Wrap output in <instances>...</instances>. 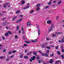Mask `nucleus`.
I'll use <instances>...</instances> for the list:
<instances>
[{
  "label": "nucleus",
  "mask_w": 64,
  "mask_h": 64,
  "mask_svg": "<svg viewBox=\"0 0 64 64\" xmlns=\"http://www.w3.org/2000/svg\"><path fill=\"white\" fill-rule=\"evenodd\" d=\"M49 50H47L46 52V54H49Z\"/></svg>",
  "instance_id": "nucleus-35"
},
{
  "label": "nucleus",
  "mask_w": 64,
  "mask_h": 64,
  "mask_svg": "<svg viewBox=\"0 0 64 64\" xmlns=\"http://www.w3.org/2000/svg\"><path fill=\"white\" fill-rule=\"evenodd\" d=\"M13 56H10V57L11 58H13Z\"/></svg>",
  "instance_id": "nucleus-62"
},
{
  "label": "nucleus",
  "mask_w": 64,
  "mask_h": 64,
  "mask_svg": "<svg viewBox=\"0 0 64 64\" xmlns=\"http://www.w3.org/2000/svg\"><path fill=\"white\" fill-rule=\"evenodd\" d=\"M19 26H17L16 27V30H17L18 31V30H19Z\"/></svg>",
  "instance_id": "nucleus-19"
},
{
  "label": "nucleus",
  "mask_w": 64,
  "mask_h": 64,
  "mask_svg": "<svg viewBox=\"0 0 64 64\" xmlns=\"http://www.w3.org/2000/svg\"><path fill=\"white\" fill-rule=\"evenodd\" d=\"M61 57L62 58V59L64 58V55H62Z\"/></svg>",
  "instance_id": "nucleus-33"
},
{
  "label": "nucleus",
  "mask_w": 64,
  "mask_h": 64,
  "mask_svg": "<svg viewBox=\"0 0 64 64\" xmlns=\"http://www.w3.org/2000/svg\"><path fill=\"white\" fill-rule=\"evenodd\" d=\"M61 62V61L60 60H57L56 61L55 63V64H59L58 63V62H59V63H60Z\"/></svg>",
  "instance_id": "nucleus-7"
},
{
  "label": "nucleus",
  "mask_w": 64,
  "mask_h": 64,
  "mask_svg": "<svg viewBox=\"0 0 64 64\" xmlns=\"http://www.w3.org/2000/svg\"><path fill=\"white\" fill-rule=\"evenodd\" d=\"M9 58H7L6 59V60L7 61H9Z\"/></svg>",
  "instance_id": "nucleus-32"
},
{
  "label": "nucleus",
  "mask_w": 64,
  "mask_h": 64,
  "mask_svg": "<svg viewBox=\"0 0 64 64\" xmlns=\"http://www.w3.org/2000/svg\"><path fill=\"white\" fill-rule=\"evenodd\" d=\"M42 54V56H44V55H45V54H44L42 53V54Z\"/></svg>",
  "instance_id": "nucleus-51"
},
{
  "label": "nucleus",
  "mask_w": 64,
  "mask_h": 64,
  "mask_svg": "<svg viewBox=\"0 0 64 64\" xmlns=\"http://www.w3.org/2000/svg\"><path fill=\"white\" fill-rule=\"evenodd\" d=\"M39 52V53H41V54H42V52H41V51L40 50H39L38 51Z\"/></svg>",
  "instance_id": "nucleus-55"
},
{
  "label": "nucleus",
  "mask_w": 64,
  "mask_h": 64,
  "mask_svg": "<svg viewBox=\"0 0 64 64\" xmlns=\"http://www.w3.org/2000/svg\"><path fill=\"white\" fill-rule=\"evenodd\" d=\"M21 30L22 31H23V30H24V29H23V28H21Z\"/></svg>",
  "instance_id": "nucleus-50"
},
{
  "label": "nucleus",
  "mask_w": 64,
  "mask_h": 64,
  "mask_svg": "<svg viewBox=\"0 0 64 64\" xmlns=\"http://www.w3.org/2000/svg\"><path fill=\"white\" fill-rule=\"evenodd\" d=\"M59 16H56V19H59Z\"/></svg>",
  "instance_id": "nucleus-42"
},
{
  "label": "nucleus",
  "mask_w": 64,
  "mask_h": 64,
  "mask_svg": "<svg viewBox=\"0 0 64 64\" xmlns=\"http://www.w3.org/2000/svg\"><path fill=\"white\" fill-rule=\"evenodd\" d=\"M27 52H28V50H26L25 51V53H26Z\"/></svg>",
  "instance_id": "nucleus-46"
},
{
  "label": "nucleus",
  "mask_w": 64,
  "mask_h": 64,
  "mask_svg": "<svg viewBox=\"0 0 64 64\" xmlns=\"http://www.w3.org/2000/svg\"><path fill=\"white\" fill-rule=\"evenodd\" d=\"M18 37V36H17L16 35L15 36V38L16 39H17V38Z\"/></svg>",
  "instance_id": "nucleus-45"
},
{
  "label": "nucleus",
  "mask_w": 64,
  "mask_h": 64,
  "mask_svg": "<svg viewBox=\"0 0 64 64\" xmlns=\"http://www.w3.org/2000/svg\"><path fill=\"white\" fill-rule=\"evenodd\" d=\"M62 32H56L55 33V34H62Z\"/></svg>",
  "instance_id": "nucleus-9"
},
{
  "label": "nucleus",
  "mask_w": 64,
  "mask_h": 64,
  "mask_svg": "<svg viewBox=\"0 0 64 64\" xmlns=\"http://www.w3.org/2000/svg\"><path fill=\"white\" fill-rule=\"evenodd\" d=\"M33 53L34 55H35V56H37V54H36V52H35L34 51V52H33Z\"/></svg>",
  "instance_id": "nucleus-20"
},
{
  "label": "nucleus",
  "mask_w": 64,
  "mask_h": 64,
  "mask_svg": "<svg viewBox=\"0 0 64 64\" xmlns=\"http://www.w3.org/2000/svg\"><path fill=\"white\" fill-rule=\"evenodd\" d=\"M2 38L3 39V40H5V37H4V36H2Z\"/></svg>",
  "instance_id": "nucleus-24"
},
{
  "label": "nucleus",
  "mask_w": 64,
  "mask_h": 64,
  "mask_svg": "<svg viewBox=\"0 0 64 64\" xmlns=\"http://www.w3.org/2000/svg\"><path fill=\"white\" fill-rule=\"evenodd\" d=\"M45 46H46L44 44L42 46V48H44V47H45Z\"/></svg>",
  "instance_id": "nucleus-34"
},
{
  "label": "nucleus",
  "mask_w": 64,
  "mask_h": 64,
  "mask_svg": "<svg viewBox=\"0 0 64 64\" xmlns=\"http://www.w3.org/2000/svg\"><path fill=\"white\" fill-rule=\"evenodd\" d=\"M52 10H49L48 11L50 13H52V12H51Z\"/></svg>",
  "instance_id": "nucleus-57"
},
{
  "label": "nucleus",
  "mask_w": 64,
  "mask_h": 64,
  "mask_svg": "<svg viewBox=\"0 0 64 64\" xmlns=\"http://www.w3.org/2000/svg\"><path fill=\"white\" fill-rule=\"evenodd\" d=\"M38 35H40V34L41 33V30L39 28H38Z\"/></svg>",
  "instance_id": "nucleus-5"
},
{
  "label": "nucleus",
  "mask_w": 64,
  "mask_h": 64,
  "mask_svg": "<svg viewBox=\"0 0 64 64\" xmlns=\"http://www.w3.org/2000/svg\"><path fill=\"white\" fill-rule=\"evenodd\" d=\"M44 55L46 57H48V54L46 53L44 54Z\"/></svg>",
  "instance_id": "nucleus-28"
},
{
  "label": "nucleus",
  "mask_w": 64,
  "mask_h": 64,
  "mask_svg": "<svg viewBox=\"0 0 64 64\" xmlns=\"http://www.w3.org/2000/svg\"><path fill=\"white\" fill-rule=\"evenodd\" d=\"M51 2H52V0L50 1V2H48V5H50V4H51Z\"/></svg>",
  "instance_id": "nucleus-26"
},
{
  "label": "nucleus",
  "mask_w": 64,
  "mask_h": 64,
  "mask_svg": "<svg viewBox=\"0 0 64 64\" xmlns=\"http://www.w3.org/2000/svg\"><path fill=\"white\" fill-rule=\"evenodd\" d=\"M14 19H15L17 18V16H14Z\"/></svg>",
  "instance_id": "nucleus-54"
},
{
  "label": "nucleus",
  "mask_w": 64,
  "mask_h": 64,
  "mask_svg": "<svg viewBox=\"0 0 64 64\" xmlns=\"http://www.w3.org/2000/svg\"><path fill=\"white\" fill-rule=\"evenodd\" d=\"M61 2H62V1H60L57 2V4L59 5V4H61Z\"/></svg>",
  "instance_id": "nucleus-16"
},
{
  "label": "nucleus",
  "mask_w": 64,
  "mask_h": 64,
  "mask_svg": "<svg viewBox=\"0 0 64 64\" xmlns=\"http://www.w3.org/2000/svg\"><path fill=\"white\" fill-rule=\"evenodd\" d=\"M21 30H20L19 31V33H21Z\"/></svg>",
  "instance_id": "nucleus-59"
},
{
  "label": "nucleus",
  "mask_w": 64,
  "mask_h": 64,
  "mask_svg": "<svg viewBox=\"0 0 64 64\" xmlns=\"http://www.w3.org/2000/svg\"><path fill=\"white\" fill-rule=\"evenodd\" d=\"M59 42L60 43H61V40H60L59 41Z\"/></svg>",
  "instance_id": "nucleus-63"
},
{
  "label": "nucleus",
  "mask_w": 64,
  "mask_h": 64,
  "mask_svg": "<svg viewBox=\"0 0 64 64\" xmlns=\"http://www.w3.org/2000/svg\"><path fill=\"white\" fill-rule=\"evenodd\" d=\"M64 42V38H62V43H63V42Z\"/></svg>",
  "instance_id": "nucleus-30"
},
{
  "label": "nucleus",
  "mask_w": 64,
  "mask_h": 64,
  "mask_svg": "<svg viewBox=\"0 0 64 64\" xmlns=\"http://www.w3.org/2000/svg\"><path fill=\"white\" fill-rule=\"evenodd\" d=\"M40 4H37L36 6V7H40Z\"/></svg>",
  "instance_id": "nucleus-17"
},
{
  "label": "nucleus",
  "mask_w": 64,
  "mask_h": 64,
  "mask_svg": "<svg viewBox=\"0 0 64 64\" xmlns=\"http://www.w3.org/2000/svg\"><path fill=\"white\" fill-rule=\"evenodd\" d=\"M20 10H18L16 12V14H18V13H20Z\"/></svg>",
  "instance_id": "nucleus-25"
},
{
  "label": "nucleus",
  "mask_w": 64,
  "mask_h": 64,
  "mask_svg": "<svg viewBox=\"0 0 64 64\" xmlns=\"http://www.w3.org/2000/svg\"><path fill=\"white\" fill-rule=\"evenodd\" d=\"M16 52V51L14 50L12 52L13 53H15Z\"/></svg>",
  "instance_id": "nucleus-41"
},
{
  "label": "nucleus",
  "mask_w": 64,
  "mask_h": 64,
  "mask_svg": "<svg viewBox=\"0 0 64 64\" xmlns=\"http://www.w3.org/2000/svg\"><path fill=\"white\" fill-rule=\"evenodd\" d=\"M9 34H10V35H11L12 33L10 31H8V33H4V35L5 36H9Z\"/></svg>",
  "instance_id": "nucleus-1"
},
{
  "label": "nucleus",
  "mask_w": 64,
  "mask_h": 64,
  "mask_svg": "<svg viewBox=\"0 0 64 64\" xmlns=\"http://www.w3.org/2000/svg\"><path fill=\"white\" fill-rule=\"evenodd\" d=\"M23 57V54H21L20 56V58H22Z\"/></svg>",
  "instance_id": "nucleus-40"
},
{
  "label": "nucleus",
  "mask_w": 64,
  "mask_h": 64,
  "mask_svg": "<svg viewBox=\"0 0 64 64\" xmlns=\"http://www.w3.org/2000/svg\"><path fill=\"white\" fill-rule=\"evenodd\" d=\"M24 46H27V45H26V44H24Z\"/></svg>",
  "instance_id": "nucleus-61"
},
{
  "label": "nucleus",
  "mask_w": 64,
  "mask_h": 64,
  "mask_svg": "<svg viewBox=\"0 0 64 64\" xmlns=\"http://www.w3.org/2000/svg\"><path fill=\"white\" fill-rule=\"evenodd\" d=\"M5 57L4 56H2L0 57V58L1 59V58H2V59H4Z\"/></svg>",
  "instance_id": "nucleus-21"
},
{
  "label": "nucleus",
  "mask_w": 64,
  "mask_h": 64,
  "mask_svg": "<svg viewBox=\"0 0 64 64\" xmlns=\"http://www.w3.org/2000/svg\"><path fill=\"white\" fill-rule=\"evenodd\" d=\"M5 19V18H2V20H4Z\"/></svg>",
  "instance_id": "nucleus-64"
},
{
  "label": "nucleus",
  "mask_w": 64,
  "mask_h": 64,
  "mask_svg": "<svg viewBox=\"0 0 64 64\" xmlns=\"http://www.w3.org/2000/svg\"><path fill=\"white\" fill-rule=\"evenodd\" d=\"M31 41L32 42H34V40H31Z\"/></svg>",
  "instance_id": "nucleus-49"
},
{
  "label": "nucleus",
  "mask_w": 64,
  "mask_h": 64,
  "mask_svg": "<svg viewBox=\"0 0 64 64\" xmlns=\"http://www.w3.org/2000/svg\"><path fill=\"white\" fill-rule=\"evenodd\" d=\"M49 7V5H48L45 6L44 8L45 9H47Z\"/></svg>",
  "instance_id": "nucleus-13"
},
{
  "label": "nucleus",
  "mask_w": 64,
  "mask_h": 64,
  "mask_svg": "<svg viewBox=\"0 0 64 64\" xmlns=\"http://www.w3.org/2000/svg\"><path fill=\"white\" fill-rule=\"evenodd\" d=\"M22 20V18H21L19 20H18L16 22V23H19V22H20V21H21V20Z\"/></svg>",
  "instance_id": "nucleus-10"
},
{
  "label": "nucleus",
  "mask_w": 64,
  "mask_h": 64,
  "mask_svg": "<svg viewBox=\"0 0 64 64\" xmlns=\"http://www.w3.org/2000/svg\"><path fill=\"white\" fill-rule=\"evenodd\" d=\"M33 58H31L32 60H34V59L35 58V56H33Z\"/></svg>",
  "instance_id": "nucleus-14"
},
{
  "label": "nucleus",
  "mask_w": 64,
  "mask_h": 64,
  "mask_svg": "<svg viewBox=\"0 0 64 64\" xmlns=\"http://www.w3.org/2000/svg\"><path fill=\"white\" fill-rule=\"evenodd\" d=\"M34 10H32V11H30V13H31V14H32V13H33V12Z\"/></svg>",
  "instance_id": "nucleus-31"
},
{
  "label": "nucleus",
  "mask_w": 64,
  "mask_h": 64,
  "mask_svg": "<svg viewBox=\"0 0 64 64\" xmlns=\"http://www.w3.org/2000/svg\"><path fill=\"white\" fill-rule=\"evenodd\" d=\"M53 27H54V24H52L51 25V27L50 29H48V32H50V31H51L52 30V29L53 28Z\"/></svg>",
  "instance_id": "nucleus-2"
},
{
  "label": "nucleus",
  "mask_w": 64,
  "mask_h": 64,
  "mask_svg": "<svg viewBox=\"0 0 64 64\" xmlns=\"http://www.w3.org/2000/svg\"><path fill=\"white\" fill-rule=\"evenodd\" d=\"M24 58L25 59H28V56H24Z\"/></svg>",
  "instance_id": "nucleus-22"
},
{
  "label": "nucleus",
  "mask_w": 64,
  "mask_h": 64,
  "mask_svg": "<svg viewBox=\"0 0 64 64\" xmlns=\"http://www.w3.org/2000/svg\"><path fill=\"white\" fill-rule=\"evenodd\" d=\"M37 41V40H34V42H36Z\"/></svg>",
  "instance_id": "nucleus-29"
},
{
  "label": "nucleus",
  "mask_w": 64,
  "mask_h": 64,
  "mask_svg": "<svg viewBox=\"0 0 64 64\" xmlns=\"http://www.w3.org/2000/svg\"><path fill=\"white\" fill-rule=\"evenodd\" d=\"M22 38L24 40L25 39V37L24 36H23L22 37Z\"/></svg>",
  "instance_id": "nucleus-43"
},
{
  "label": "nucleus",
  "mask_w": 64,
  "mask_h": 64,
  "mask_svg": "<svg viewBox=\"0 0 64 64\" xmlns=\"http://www.w3.org/2000/svg\"><path fill=\"white\" fill-rule=\"evenodd\" d=\"M62 53H63V52H64V49L62 48Z\"/></svg>",
  "instance_id": "nucleus-37"
},
{
  "label": "nucleus",
  "mask_w": 64,
  "mask_h": 64,
  "mask_svg": "<svg viewBox=\"0 0 64 64\" xmlns=\"http://www.w3.org/2000/svg\"><path fill=\"white\" fill-rule=\"evenodd\" d=\"M9 4V3L8 2L7 3H6L4 4L3 5V6H4V8H6V5H8Z\"/></svg>",
  "instance_id": "nucleus-4"
},
{
  "label": "nucleus",
  "mask_w": 64,
  "mask_h": 64,
  "mask_svg": "<svg viewBox=\"0 0 64 64\" xmlns=\"http://www.w3.org/2000/svg\"><path fill=\"white\" fill-rule=\"evenodd\" d=\"M38 62L39 63H40V62H41V61L39 60H38Z\"/></svg>",
  "instance_id": "nucleus-53"
},
{
  "label": "nucleus",
  "mask_w": 64,
  "mask_h": 64,
  "mask_svg": "<svg viewBox=\"0 0 64 64\" xmlns=\"http://www.w3.org/2000/svg\"><path fill=\"white\" fill-rule=\"evenodd\" d=\"M25 42L26 43H27V44H30V41H27L26 40L25 41Z\"/></svg>",
  "instance_id": "nucleus-11"
},
{
  "label": "nucleus",
  "mask_w": 64,
  "mask_h": 64,
  "mask_svg": "<svg viewBox=\"0 0 64 64\" xmlns=\"http://www.w3.org/2000/svg\"><path fill=\"white\" fill-rule=\"evenodd\" d=\"M37 8L36 9V11H39L40 9V7H36Z\"/></svg>",
  "instance_id": "nucleus-15"
},
{
  "label": "nucleus",
  "mask_w": 64,
  "mask_h": 64,
  "mask_svg": "<svg viewBox=\"0 0 64 64\" xmlns=\"http://www.w3.org/2000/svg\"><path fill=\"white\" fill-rule=\"evenodd\" d=\"M23 16L22 14H21L20 15V17H23Z\"/></svg>",
  "instance_id": "nucleus-52"
},
{
  "label": "nucleus",
  "mask_w": 64,
  "mask_h": 64,
  "mask_svg": "<svg viewBox=\"0 0 64 64\" xmlns=\"http://www.w3.org/2000/svg\"><path fill=\"white\" fill-rule=\"evenodd\" d=\"M22 2V4H21V5H22V4H24L25 3V2L23 1H21Z\"/></svg>",
  "instance_id": "nucleus-18"
},
{
  "label": "nucleus",
  "mask_w": 64,
  "mask_h": 64,
  "mask_svg": "<svg viewBox=\"0 0 64 64\" xmlns=\"http://www.w3.org/2000/svg\"><path fill=\"white\" fill-rule=\"evenodd\" d=\"M56 52H57L58 55H59L60 54V52L59 51H57Z\"/></svg>",
  "instance_id": "nucleus-23"
},
{
  "label": "nucleus",
  "mask_w": 64,
  "mask_h": 64,
  "mask_svg": "<svg viewBox=\"0 0 64 64\" xmlns=\"http://www.w3.org/2000/svg\"><path fill=\"white\" fill-rule=\"evenodd\" d=\"M36 59H38V60H39V57H37L36 58Z\"/></svg>",
  "instance_id": "nucleus-58"
},
{
  "label": "nucleus",
  "mask_w": 64,
  "mask_h": 64,
  "mask_svg": "<svg viewBox=\"0 0 64 64\" xmlns=\"http://www.w3.org/2000/svg\"><path fill=\"white\" fill-rule=\"evenodd\" d=\"M29 8V6H28L26 7H24L23 8V9H24V10L26 9Z\"/></svg>",
  "instance_id": "nucleus-12"
},
{
  "label": "nucleus",
  "mask_w": 64,
  "mask_h": 64,
  "mask_svg": "<svg viewBox=\"0 0 64 64\" xmlns=\"http://www.w3.org/2000/svg\"><path fill=\"white\" fill-rule=\"evenodd\" d=\"M8 23H5L4 25H8Z\"/></svg>",
  "instance_id": "nucleus-36"
},
{
  "label": "nucleus",
  "mask_w": 64,
  "mask_h": 64,
  "mask_svg": "<svg viewBox=\"0 0 64 64\" xmlns=\"http://www.w3.org/2000/svg\"><path fill=\"white\" fill-rule=\"evenodd\" d=\"M27 25L28 26H31V23H30V22H28L27 23Z\"/></svg>",
  "instance_id": "nucleus-6"
},
{
  "label": "nucleus",
  "mask_w": 64,
  "mask_h": 64,
  "mask_svg": "<svg viewBox=\"0 0 64 64\" xmlns=\"http://www.w3.org/2000/svg\"><path fill=\"white\" fill-rule=\"evenodd\" d=\"M6 49H4L3 50V52H6Z\"/></svg>",
  "instance_id": "nucleus-38"
},
{
  "label": "nucleus",
  "mask_w": 64,
  "mask_h": 64,
  "mask_svg": "<svg viewBox=\"0 0 64 64\" xmlns=\"http://www.w3.org/2000/svg\"><path fill=\"white\" fill-rule=\"evenodd\" d=\"M50 61L49 62L50 63H52L54 61V60H53L52 59H51L50 60Z\"/></svg>",
  "instance_id": "nucleus-8"
},
{
  "label": "nucleus",
  "mask_w": 64,
  "mask_h": 64,
  "mask_svg": "<svg viewBox=\"0 0 64 64\" xmlns=\"http://www.w3.org/2000/svg\"><path fill=\"white\" fill-rule=\"evenodd\" d=\"M52 36L53 37H55L56 36V35L54 34H52Z\"/></svg>",
  "instance_id": "nucleus-44"
},
{
  "label": "nucleus",
  "mask_w": 64,
  "mask_h": 64,
  "mask_svg": "<svg viewBox=\"0 0 64 64\" xmlns=\"http://www.w3.org/2000/svg\"><path fill=\"white\" fill-rule=\"evenodd\" d=\"M30 62H32V60L31 59H30Z\"/></svg>",
  "instance_id": "nucleus-56"
},
{
  "label": "nucleus",
  "mask_w": 64,
  "mask_h": 64,
  "mask_svg": "<svg viewBox=\"0 0 64 64\" xmlns=\"http://www.w3.org/2000/svg\"><path fill=\"white\" fill-rule=\"evenodd\" d=\"M46 48H47V49H50V47L49 46H46Z\"/></svg>",
  "instance_id": "nucleus-39"
},
{
  "label": "nucleus",
  "mask_w": 64,
  "mask_h": 64,
  "mask_svg": "<svg viewBox=\"0 0 64 64\" xmlns=\"http://www.w3.org/2000/svg\"><path fill=\"white\" fill-rule=\"evenodd\" d=\"M52 21L51 20H47V23L48 24H51L52 23Z\"/></svg>",
  "instance_id": "nucleus-3"
},
{
  "label": "nucleus",
  "mask_w": 64,
  "mask_h": 64,
  "mask_svg": "<svg viewBox=\"0 0 64 64\" xmlns=\"http://www.w3.org/2000/svg\"><path fill=\"white\" fill-rule=\"evenodd\" d=\"M54 56V55L53 54H52L50 55V57H53Z\"/></svg>",
  "instance_id": "nucleus-48"
},
{
  "label": "nucleus",
  "mask_w": 64,
  "mask_h": 64,
  "mask_svg": "<svg viewBox=\"0 0 64 64\" xmlns=\"http://www.w3.org/2000/svg\"><path fill=\"white\" fill-rule=\"evenodd\" d=\"M8 54H11L12 53V52L10 51L8 52Z\"/></svg>",
  "instance_id": "nucleus-27"
},
{
  "label": "nucleus",
  "mask_w": 64,
  "mask_h": 64,
  "mask_svg": "<svg viewBox=\"0 0 64 64\" xmlns=\"http://www.w3.org/2000/svg\"><path fill=\"white\" fill-rule=\"evenodd\" d=\"M56 49H57L58 48V47L57 46H56Z\"/></svg>",
  "instance_id": "nucleus-60"
},
{
  "label": "nucleus",
  "mask_w": 64,
  "mask_h": 64,
  "mask_svg": "<svg viewBox=\"0 0 64 64\" xmlns=\"http://www.w3.org/2000/svg\"><path fill=\"white\" fill-rule=\"evenodd\" d=\"M46 39L47 41H49V38H46Z\"/></svg>",
  "instance_id": "nucleus-47"
}]
</instances>
